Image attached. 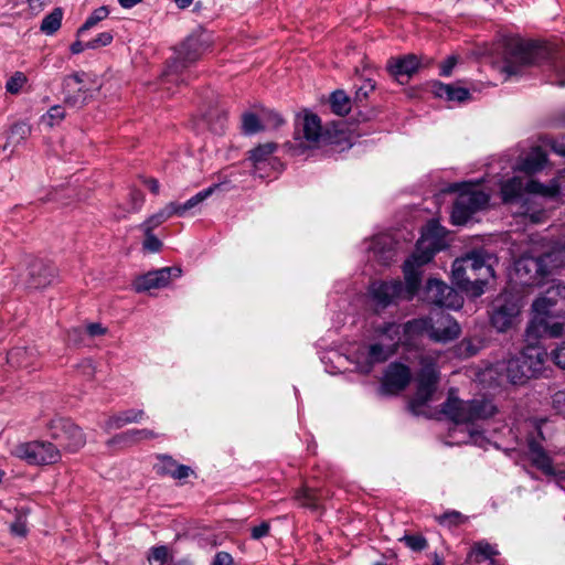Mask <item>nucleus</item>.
Here are the masks:
<instances>
[{"label":"nucleus","mask_w":565,"mask_h":565,"mask_svg":"<svg viewBox=\"0 0 565 565\" xmlns=\"http://www.w3.org/2000/svg\"><path fill=\"white\" fill-rule=\"evenodd\" d=\"M534 317L526 329L529 339L557 338L565 331V286L555 284L533 302Z\"/></svg>","instance_id":"nucleus-1"},{"label":"nucleus","mask_w":565,"mask_h":565,"mask_svg":"<svg viewBox=\"0 0 565 565\" xmlns=\"http://www.w3.org/2000/svg\"><path fill=\"white\" fill-rule=\"evenodd\" d=\"M548 62L552 72L551 83L565 86V62L559 60L547 46H534L519 40H510L504 49L503 72L508 76L519 75L522 67Z\"/></svg>","instance_id":"nucleus-2"},{"label":"nucleus","mask_w":565,"mask_h":565,"mask_svg":"<svg viewBox=\"0 0 565 565\" xmlns=\"http://www.w3.org/2000/svg\"><path fill=\"white\" fill-rule=\"evenodd\" d=\"M559 193V188L556 183L548 185L543 184L535 180H524L520 177H513L502 182L501 196L504 203L519 204L522 209L521 213L529 215L533 223H539L544 217L542 209H535L539 205L535 195L541 198H555Z\"/></svg>","instance_id":"nucleus-3"},{"label":"nucleus","mask_w":565,"mask_h":565,"mask_svg":"<svg viewBox=\"0 0 565 565\" xmlns=\"http://www.w3.org/2000/svg\"><path fill=\"white\" fill-rule=\"evenodd\" d=\"M446 231L437 220H430L422 230L415 252L405 260L403 271L409 291L418 289L422 278L420 267L428 264L443 248Z\"/></svg>","instance_id":"nucleus-4"},{"label":"nucleus","mask_w":565,"mask_h":565,"mask_svg":"<svg viewBox=\"0 0 565 565\" xmlns=\"http://www.w3.org/2000/svg\"><path fill=\"white\" fill-rule=\"evenodd\" d=\"M441 413L455 424H475L491 418L497 413V406L486 397L469 401L460 399L450 390L446 402L441 405Z\"/></svg>","instance_id":"nucleus-5"},{"label":"nucleus","mask_w":565,"mask_h":565,"mask_svg":"<svg viewBox=\"0 0 565 565\" xmlns=\"http://www.w3.org/2000/svg\"><path fill=\"white\" fill-rule=\"evenodd\" d=\"M562 263L561 253L555 249L539 255L524 254L514 263L519 282L524 286L539 285L554 268Z\"/></svg>","instance_id":"nucleus-6"},{"label":"nucleus","mask_w":565,"mask_h":565,"mask_svg":"<svg viewBox=\"0 0 565 565\" xmlns=\"http://www.w3.org/2000/svg\"><path fill=\"white\" fill-rule=\"evenodd\" d=\"M205 47L200 35L188 36L175 51V56L168 64L161 82L162 85L170 83L185 84L189 76H184L185 70L196 62L203 54Z\"/></svg>","instance_id":"nucleus-7"},{"label":"nucleus","mask_w":565,"mask_h":565,"mask_svg":"<svg viewBox=\"0 0 565 565\" xmlns=\"http://www.w3.org/2000/svg\"><path fill=\"white\" fill-rule=\"evenodd\" d=\"M460 190L451 211V223L454 225H465L471 220L472 215L484 209L489 203V195L470 183L455 185Z\"/></svg>","instance_id":"nucleus-8"},{"label":"nucleus","mask_w":565,"mask_h":565,"mask_svg":"<svg viewBox=\"0 0 565 565\" xmlns=\"http://www.w3.org/2000/svg\"><path fill=\"white\" fill-rule=\"evenodd\" d=\"M420 370L417 374V390L408 404L409 411L418 415L436 391L439 373L436 367V358L422 354L419 358Z\"/></svg>","instance_id":"nucleus-9"},{"label":"nucleus","mask_w":565,"mask_h":565,"mask_svg":"<svg viewBox=\"0 0 565 565\" xmlns=\"http://www.w3.org/2000/svg\"><path fill=\"white\" fill-rule=\"evenodd\" d=\"M12 454L34 466L53 465L61 459V452L55 445L41 440L21 443L14 447Z\"/></svg>","instance_id":"nucleus-10"},{"label":"nucleus","mask_w":565,"mask_h":565,"mask_svg":"<svg viewBox=\"0 0 565 565\" xmlns=\"http://www.w3.org/2000/svg\"><path fill=\"white\" fill-rule=\"evenodd\" d=\"M521 311L519 300L511 294L499 295L492 302L490 322L499 332L512 329Z\"/></svg>","instance_id":"nucleus-11"},{"label":"nucleus","mask_w":565,"mask_h":565,"mask_svg":"<svg viewBox=\"0 0 565 565\" xmlns=\"http://www.w3.org/2000/svg\"><path fill=\"white\" fill-rule=\"evenodd\" d=\"M405 281L407 280L405 279ZM416 291L417 289L409 291L408 282L404 287L403 282L398 279L374 281L369 288V295L376 309H384L399 298L411 299Z\"/></svg>","instance_id":"nucleus-12"},{"label":"nucleus","mask_w":565,"mask_h":565,"mask_svg":"<svg viewBox=\"0 0 565 565\" xmlns=\"http://www.w3.org/2000/svg\"><path fill=\"white\" fill-rule=\"evenodd\" d=\"M395 353L394 344H386L382 341L359 349L355 353L356 370L361 373L367 374L372 371L375 364L386 362Z\"/></svg>","instance_id":"nucleus-13"},{"label":"nucleus","mask_w":565,"mask_h":565,"mask_svg":"<svg viewBox=\"0 0 565 565\" xmlns=\"http://www.w3.org/2000/svg\"><path fill=\"white\" fill-rule=\"evenodd\" d=\"M425 300L438 307L459 309L462 297L450 286L438 279H429L425 288Z\"/></svg>","instance_id":"nucleus-14"},{"label":"nucleus","mask_w":565,"mask_h":565,"mask_svg":"<svg viewBox=\"0 0 565 565\" xmlns=\"http://www.w3.org/2000/svg\"><path fill=\"white\" fill-rule=\"evenodd\" d=\"M277 150V145L274 142H266L257 146L249 151L248 160L253 164V173L259 178L270 177L273 171L280 167V161L274 157Z\"/></svg>","instance_id":"nucleus-15"},{"label":"nucleus","mask_w":565,"mask_h":565,"mask_svg":"<svg viewBox=\"0 0 565 565\" xmlns=\"http://www.w3.org/2000/svg\"><path fill=\"white\" fill-rule=\"evenodd\" d=\"M181 274L182 270L180 267H163L138 276L134 280L132 286L137 292H145L151 289H160L167 287L172 279L181 277Z\"/></svg>","instance_id":"nucleus-16"},{"label":"nucleus","mask_w":565,"mask_h":565,"mask_svg":"<svg viewBox=\"0 0 565 565\" xmlns=\"http://www.w3.org/2000/svg\"><path fill=\"white\" fill-rule=\"evenodd\" d=\"M85 73H75L64 79V102L71 107H83L92 97Z\"/></svg>","instance_id":"nucleus-17"},{"label":"nucleus","mask_w":565,"mask_h":565,"mask_svg":"<svg viewBox=\"0 0 565 565\" xmlns=\"http://www.w3.org/2000/svg\"><path fill=\"white\" fill-rule=\"evenodd\" d=\"M460 259L470 273V278L475 279V284L481 285L484 289L489 278L494 276L491 264L492 257L483 250H475Z\"/></svg>","instance_id":"nucleus-18"},{"label":"nucleus","mask_w":565,"mask_h":565,"mask_svg":"<svg viewBox=\"0 0 565 565\" xmlns=\"http://www.w3.org/2000/svg\"><path fill=\"white\" fill-rule=\"evenodd\" d=\"M52 429V436L70 451H76L85 445L86 440L82 429L70 419H57Z\"/></svg>","instance_id":"nucleus-19"},{"label":"nucleus","mask_w":565,"mask_h":565,"mask_svg":"<svg viewBox=\"0 0 565 565\" xmlns=\"http://www.w3.org/2000/svg\"><path fill=\"white\" fill-rule=\"evenodd\" d=\"M429 320L428 338L431 341L446 343L459 337L460 327L450 315L441 312L436 317L429 316Z\"/></svg>","instance_id":"nucleus-20"},{"label":"nucleus","mask_w":565,"mask_h":565,"mask_svg":"<svg viewBox=\"0 0 565 565\" xmlns=\"http://www.w3.org/2000/svg\"><path fill=\"white\" fill-rule=\"evenodd\" d=\"M412 379L411 370L403 363H391L383 377L381 390L385 394H398Z\"/></svg>","instance_id":"nucleus-21"},{"label":"nucleus","mask_w":565,"mask_h":565,"mask_svg":"<svg viewBox=\"0 0 565 565\" xmlns=\"http://www.w3.org/2000/svg\"><path fill=\"white\" fill-rule=\"evenodd\" d=\"M529 457L532 463L546 476L556 477L561 488L565 489V470H558L553 467L552 459L545 452L541 444L534 439L529 440Z\"/></svg>","instance_id":"nucleus-22"},{"label":"nucleus","mask_w":565,"mask_h":565,"mask_svg":"<svg viewBox=\"0 0 565 565\" xmlns=\"http://www.w3.org/2000/svg\"><path fill=\"white\" fill-rule=\"evenodd\" d=\"M56 276V268L42 260L33 259L28 267L26 285L29 288H45L51 285Z\"/></svg>","instance_id":"nucleus-23"},{"label":"nucleus","mask_w":565,"mask_h":565,"mask_svg":"<svg viewBox=\"0 0 565 565\" xmlns=\"http://www.w3.org/2000/svg\"><path fill=\"white\" fill-rule=\"evenodd\" d=\"M7 361L12 367L24 369L29 372L39 366V352L34 347H17L8 352Z\"/></svg>","instance_id":"nucleus-24"},{"label":"nucleus","mask_w":565,"mask_h":565,"mask_svg":"<svg viewBox=\"0 0 565 565\" xmlns=\"http://www.w3.org/2000/svg\"><path fill=\"white\" fill-rule=\"evenodd\" d=\"M430 320L428 317L412 319L403 324L404 348L407 350L418 348L424 335L428 337Z\"/></svg>","instance_id":"nucleus-25"},{"label":"nucleus","mask_w":565,"mask_h":565,"mask_svg":"<svg viewBox=\"0 0 565 565\" xmlns=\"http://www.w3.org/2000/svg\"><path fill=\"white\" fill-rule=\"evenodd\" d=\"M419 60L414 54L401 57H392L387 61L386 68L398 82L404 83L417 72Z\"/></svg>","instance_id":"nucleus-26"},{"label":"nucleus","mask_w":565,"mask_h":565,"mask_svg":"<svg viewBox=\"0 0 565 565\" xmlns=\"http://www.w3.org/2000/svg\"><path fill=\"white\" fill-rule=\"evenodd\" d=\"M521 353L523 359L526 360L525 371L533 377L542 375L548 360V354L545 349L540 345L530 344L525 347Z\"/></svg>","instance_id":"nucleus-27"},{"label":"nucleus","mask_w":565,"mask_h":565,"mask_svg":"<svg viewBox=\"0 0 565 565\" xmlns=\"http://www.w3.org/2000/svg\"><path fill=\"white\" fill-rule=\"evenodd\" d=\"M452 280L458 288L471 297H480L484 292L482 286L475 284V279L470 278V273L466 269L461 259H456L452 264Z\"/></svg>","instance_id":"nucleus-28"},{"label":"nucleus","mask_w":565,"mask_h":565,"mask_svg":"<svg viewBox=\"0 0 565 565\" xmlns=\"http://www.w3.org/2000/svg\"><path fill=\"white\" fill-rule=\"evenodd\" d=\"M546 163V153L539 147L533 148L514 167L515 171L533 174L541 171Z\"/></svg>","instance_id":"nucleus-29"},{"label":"nucleus","mask_w":565,"mask_h":565,"mask_svg":"<svg viewBox=\"0 0 565 565\" xmlns=\"http://www.w3.org/2000/svg\"><path fill=\"white\" fill-rule=\"evenodd\" d=\"M375 334L382 341H387L386 344H394V350L396 352L399 345L404 347L403 324H398L396 322H384L375 328Z\"/></svg>","instance_id":"nucleus-30"},{"label":"nucleus","mask_w":565,"mask_h":565,"mask_svg":"<svg viewBox=\"0 0 565 565\" xmlns=\"http://www.w3.org/2000/svg\"><path fill=\"white\" fill-rule=\"evenodd\" d=\"M372 253L377 260L384 265L395 258L394 242L388 235H379L372 242Z\"/></svg>","instance_id":"nucleus-31"},{"label":"nucleus","mask_w":565,"mask_h":565,"mask_svg":"<svg viewBox=\"0 0 565 565\" xmlns=\"http://www.w3.org/2000/svg\"><path fill=\"white\" fill-rule=\"evenodd\" d=\"M526 360L523 359L522 353L515 358L510 359L505 364V373L509 382L512 384H523L529 379L533 377L526 371Z\"/></svg>","instance_id":"nucleus-32"},{"label":"nucleus","mask_w":565,"mask_h":565,"mask_svg":"<svg viewBox=\"0 0 565 565\" xmlns=\"http://www.w3.org/2000/svg\"><path fill=\"white\" fill-rule=\"evenodd\" d=\"M433 93L436 97L449 102L462 103L470 98V92L467 88L443 84L439 82L433 85Z\"/></svg>","instance_id":"nucleus-33"},{"label":"nucleus","mask_w":565,"mask_h":565,"mask_svg":"<svg viewBox=\"0 0 565 565\" xmlns=\"http://www.w3.org/2000/svg\"><path fill=\"white\" fill-rule=\"evenodd\" d=\"M143 418L145 412L142 409H127L109 417L105 423V429H119L127 424L140 423Z\"/></svg>","instance_id":"nucleus-34"},{"label":"nucleus","mask_w":565,"mask_h":565,"mask_svg":"<svg viewBox=\"0 0 565 565\" xmlns=\"http://www.w3.org/2000/svg\"><path fill=\"white\" fill-rule=\"evenodd\" d=\"M218 186H220V184H213V185L209 186L207 189H204V190L198 192L195 195H193L192 198H190L188 201H185L182 204L171 202L175 210V215L184 216L189 211L194 210L203 201H205Z\"/></svg>","instance_id":"nucleus-35"},{"label":"nucleus","mask_w":565,"mask_h":565,"mask_svg":"<svg viewBox=\"0 0 565 565\" xmlns=\"http://www.w3.org/2000/svg\"><path fill=\"white\" fill-rule=\"evenodd\" d=\"M322 136L320 118L315 114H306L302 119V137L309 143H316Z\"/></svg>","instance_id":"nucleus-36"},{"label":"nucleus","mask_w":565,"mask_h":565,"mask_svg":"<svg viewBox=\"0 0 565 565\" xmlns=\"http://www.w3.org/2000/svg\"><path fill=\"white\" fill-rule=\"evenodd\" d=\"M63 15L64 11L62 8H54L43 18L40 24V31L49 36L55 34L61 29Z\"/></svg>","instance_id":"nucleus-37"},{"label":"nucleus","mask_w":565,"mask_h":565,"mask_svg":"<svg viewBox=\"0 0 565 565\" xmlns=\"http://www.w3.org/2000/svg\"><path fill=\"white\" fill-rule=\"evenodd\" d=\"M175 215V210L173 207V204L170 202L167 204L162 210H160L158 213L151 215L148 217L141 225L140 228L143 232L153 231L156 227H158L160 224L166 222L171 216Z\"/></svg>","instance_id":"nucleus-38"},{"label":"nucleus","mask_w":565,"mask_h":565,"mask_svg":"<svg viewBox=\"0 0 565 565\" xmlns=\"http://www.w3.org/2000/svg\"><path fill=\"white\" fill-rule=\"evenodd\" d=\"M157 434L153 430L143 428V429H130L122 434L117 435L113 441L115 443H136L145 439L156 438Z\"/></svg>","instance_id":"nucleus-39"},{"label":"nucleus","mask_w":565,"mask_h":565,"mask_svg":"<svg viewBox=\"0 0 565 565\" xmlns=\"http://www.w3.org/2000/svg\"><path fill=\"white\" fill-rule=\"evenodd\" d=\"M330 106L334 114L345 116L351 110V100L343 90H335L330 96Z\"/></svg>","instance_id":"nucleus-40"},{"label":"nucleus","mask_w":565,"mask_h":565,"mask_svg":"<svg viewBox=\"0 0 565 565\" xmlns=\"http://www.w3.org/2000/svg\"><path fill=\"white\" fill-rule=\"evenodd\" d=\"M320 497L321 494L309 488H301L295 494V499L299 504L309 509H316L318 507Z\"/></svg>","instance_id":"nucleus-41"},{"label":"nucleus","mask_w":565,"mask_h":565,"mask_svg":"<svg viewBox=\"0 0 565 565\" xmlns=\"http://www.w3.org/2000/svg\"><path fill=\"white\" fill-rule=\"evenodd\" d=\"M109 14V10L107 7L103 6L97 9H95L90 15L86 19L84 24L77 30V36H81L85 31L94 28L97 25L98 22L106 19Z\"/></svg>","instance_id":"nucleus-42"},{"label":"nucleus","mask_w":565,"mask_h":565,"mask_svg":"<svg viewBox=\"0 0 565 565\" xmlns=\"http://www.w3.org/2000/svg\"><path fill=\"white\" fill-rule=\"evenodd\" d=\"M64 118V108L60 105H54L41 117V121L52 128L58 125Z\"/></svg>","instance_id":"nucleus-43"},{"label":"nucleus","mask_w":565,"mask_h":565,"mask_svg":"<svg viewBox=\"0 0 565 565\" xmlns=\"http://www.w3.org/2000/svg\"><path fill=\"white\" fill-rule=\"evenodd\" d=\"M242 128L245 134L253 135L263 130L262 118L255 114L246 113L242 117Z\"/></svg>","instance_id":"nucleus-44"},{"label":"nucleus","mask_w":565,"mask_h":565,"mask_svg":"<svg viewBox=\"0 0 565 565\" xmlns=\"http://www.w3.org/2000/svg\"><path fill=\"white\" fill-rule=\"evenodd\" d=\"M437 521L443 526L452 527L465 523L467 521V516L458 511L452 510L439 515Z\"/></svg>","instance_id":"nucleus-45"},{"label":"nucleus","mask_w":565,"mask_h":565,"mask_svg":"<svg viewBox=\"0 0 565 565\" xmlns=\"http://www.w3.org/2000/svg\"><path fill=\"white\" fill-rule=\"evenodd\" d=\"M31 134V127L25 122L14 124L10 130L8 142L19 143Z\"/></svg>","instance_id":"nucleus-46"},{"label":"nucleus","mask_w":565,"mask_h":565,"mask_svg":"<svg viewBox=\"0 0 565 565\" xmlns=\"http://www.w3.org/2000/svg\"><path fill=\"white\" fill-rule=\"evenodd\" d=\"M260 118H262L263 130L276 129L285 122L282 117L274 110L263 111Z\"/></svg>","instance_id":"nucleus-47"},{"label":"nucleus","mask_w":565,"mask_h":565,"mask_svg":"<svg viewBox=\"0 0 565 565\" xmlns=\"http://www.w3.org/2000/svg\"><path fill=\"white\" fill-rule=\"evenodd\" d=\"M26 76L22 72H15L6 83V89L10 94H19L26 83Z\"/></svg>","instance_id":"nucleus-48"},{"label":"nucleus","mask_w":565,"mask_h":565,"mask_svg":"<svg viewBox=\"0 0 565 565\" xmlns=\"http://www.w3.org/2000/svg\"><path fill=\"white\" fill-rule=\"evenodd\" d=\"M168 558V548L166 546H157L150 550L148 561L152 565H163Z\"/></svg>","instance_id":"nucleus-49"},{"label":"nucleus","mask_w":565,"mask_h":565,"mask_svg":"<svg viewBox=\"0 0 565 565\" xmlns=\"http://www.w3.org/2000/svg\"><path fill=\"white\" fill-rule=\"evenodd\" d=\"M114 40L111 32H102L93 40L86 42L87 49L95 50L102 46L109 45Z\"/></svg>","instance_id":"nucleus-50"},{"label":"nucleus","mask_w":565,"mask_h":565,"mask_svg":"<svg viewBox=\"0 0 565 565\" xmlns=\"http://www.w3.org/2000/svg\"><path fill=\"white\" fill-rule=\"evenodd\" d=\"M401 541L413 551H423L427 546V541L422 535H405Z\"/></svg>","instance_id":"nucleus-51"},{"label":"nucleus","mask_w":565,"mask_h":565,"mask_svg":"<svg viewBox=\"0 0 565 565\" xmlns=\"http://www.w3.org/2000/svg\"><path fill=\"white\" fill-rule=\"evenodd\" d=\"M160 460H161L160 465L157 466V472L160 475H169L172 477L173 470L178 466L175 460H173L169 456H162V457H160Z\"/></svg>","instance_id":"nucleus-52"},{"label":"nucleus","mask_w":565,"mask_h":565,"mask_svg":"<svg viewBox=\"0 0 565 565\" xmlns=\"http://www.w3.org/2000/svg\"><path fill=\"white\" fill-rule=\"evenodd\" d=\"M472 552L476 553L477 555H481L483 558H491L492 556L498 554L495 548L487 542L476 543Z\"/></svg>","instance_id":"nucleus-53"},{"label":"nucleus","mask_w":565,"mask_h":565,"mask_svg":"<svg viewBox=\"0 0 565 565\" xmlns=\"http://www.w3.org/2000/svg\"><path fill=\"white\" fill-rule=\"evenodd\" d=\"M143 233L146 235V238L143 241V248L151 253L159 252L162 247L161 241L152 234V231Z\"/></svg>","instance_id":"nucleus-54"},{"label":"nucleus","mask_w":565,"mask_h":565,"mask_svg":"<svg viewBox=\"0 0 565 565\" xmlns=\"http://www.w3.org/2000/svg\"><path fill=\"white\" fill-rule=\"evenodd\" d=\"M554 363L565 370V339L551 352Z\"/></svg>","instance_id":"nucleus-55"},{"label":"nucleus","mask_w":565,"mask_h":565,"mask_svg":"<svg viewBox=\"0 0 565 565\" xmlns=\"http://www.w3.org/2000/svg\"><path fill=\"white\" fill-rule=\"evenodd\" d=\"M375 89V83L372 79H365L363 84L355 92V99L363 102L367 98L369 94Z\"/></svg>","instance_id":"nucleus-56"},{"label":"nucleus","mask_w":565,"mask_h":565,"mask_svg":"<svg viewBox=\"0 0 565 565\" xmlns=\"http://www.w3.org/2000/svg\"><path fill=\"white\" fill-rule=\"evenodd\" d=\"M50 0H26L28 8L33 15H38L42 12L49 4Z\"/></svg>","instance_id":"nucleus-57"},{"label":"nucleus","mask_w":565,"mask_h":565,"mask_svg":"<svg viewBox=\"0 0 565 565\" xmlns=\"http://www.w3.org/2000/svg\"><path fill=\"white\" fill-rule=\"evenodd\" d=\"M269 529L270 526L268 522H262L259 525L252 529L250 535L254 540L263 539L268 535Z\"/></svg>","instance_id":"nucleus-58"},{"label":"nucleus","mask_w":565,"mask_h":565,"mask_svg":"<svg viewBox=\"0 0 565 565\" xmlns=\"http://www.w3.org/2000/svg\"><path fill=\"white\" fill-rule=\"evenodd\" d=\"M553 405L559 413L565 415V390L558 391L553 395Z\"/></svg>","instance_id":"nucleus-59"},{"label":"nucleus","mask_w":565,"mask_h":565,"mask_svg":"<svg viewBox=\"0 0 565 565\" xmlns=\"http://www.w3.org/2000/svg\"><path fill=\"white\" fill-rule=\"evenodd\" d=\"M212 565H233V557L226 552H218L214 556Z\"/></svg>","instance_id":"nucleus-60"},{"label":"nucleus","mask_w":565,"mask_h":565,"mask_svg":"<svg viewBox=\"0 0 565 565\" xmlns=\"http://www.w3.org/2000/svg\"><path fill=\"white\" fill-rule=\"evenodd\" d=\"M457 64V57L456 56H449L440 66V75L441 76H449L452 72V68Z\"/></svg>","instance_id":"nucleus-61"},{"label":"nucleus","mask_w":565,"mask_h":565,"mask_svg":"<svg viewBox=\"0 0 565 565\" xmlns=\"http://www.w3.org/2000/svg\"><path fill=\"white\" fill-rule=\"evenodd\" d=\"M192 472L191 468L184 465H178L175 469L173 470L172 478L182 480L190 476Z\"/></svg>","instance_id":"nucleus-62"},{"label":"nucleus","mask_w":565,"mask_h":565,"mask_svg":"<svg viewBox=\"0 0 565 565\" xmlns=\"http://www.w3.org/2000/svg\"><path fill=\"white\" fill-rule=\"evenodd\" d=\"M86 330L90 337L104 335L107 332V329L100 323H89Z\"/></svg>","instance_id":"nucleus-63"},{"label":"nucleus","mask_w":565,"mask_h":565,"mask_svg":"<svg viewBox=\"0 0 565 565\" xmlns=\"http://www.w3.org/2000/svg\"><path fill=\"white\" fill-rule=\"evenodd\" d=\"M11 532L19 536H24L26 534V526L25 523L21 520L15 521L11 525Z\"/></svg>","instance_id":"nucleus-64"}]
</instances>
